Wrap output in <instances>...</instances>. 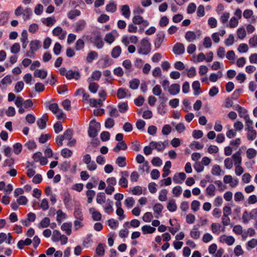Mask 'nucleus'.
<instances>
[{"instance_id":"1","label":"nucleus","mask_w":257,"mask_h":257,"mask_svg":"<svg viewBox=\"0 0 257 257\" xmlns=\"http://www.w3.org/2000/svg\"><path fill=\"white\" fill-rule=\"evenodd\" d=\"M151 51V44L147 38H143L140 42V45L138 49V52L140 54L147 55Z\"/></svg>"},{"instance_id":"2","label":"nucleus","mask_w":257,"mask_h":257,"mask_svg":"<svg viewBox=\"0 0 257 257\" xmlns=\"http://www.w3.org/2000/svg\"><path fill=\"white\" fill-rule=\"evenodd\" d=\"M100 130V123L96 122L95 119L91 120L89 123L88 134L89 137L94 138L98 135Z\"/></svg>"},{"instance_id":"3","label":"nucleus","mask_w":257,"mask_h":257,"mask_svg":"<svg viewBox=\"0 0 257 257\" xmlns=\"http://www.w3.org/2000/svg\"><path fill=\"white\" fill-rule=\"evenodd\" d=\"M132 21L135 25H142L144 27H146L149 25V22L147 20H144L143 17L140 15L135 16Z\"/></svg>"},{"instance_id":"4","label":"nucleus","mask_w":257,"mask_h":257,"mask_svg":"<svg viewBox=\"0 0 257 257\" xmlns=\"http://www.w3.org/2000/svg\"><path fill=\"white\" fill-rule=\"evenodd\" d=\"M92 39L94 45L98 49H101L103 47L104 43L99 33H95Z\"/></svg>"},{"instance_id":"5","label":"nucleus","mask_w":257,"mask_h":257,"mask_svg":"<svg viewBox=\"0 0 257 257\" xmlns=\"http://www.w3.org/2000/svg\"><path fill=\"white\" fill-rule=\"evenodd\" d=\"M156 38L155 41V47L156 49L160 47L162 43L163 42L165 34L163 32H159L156 36Z\"/></svg>"},{"instance_id":"6","label":"nucleus","mask_w":257,"mask_h":257,"mask_svg":"<svg viewBox=\"0 0 257 257\" xmlns=\"http://www.w3.org/2000/svg\"><path fill=\"white\" fill-rule=\"evenodd\" d=\"M173 51L176 55L182 54L185 52V47L182 43H177L173 47Z\"/></svg>"},{"instance_id":"7","label":"nucleus","mask_w":257,"mask_h":257,"mask_svg":"<svg viewBox=\"0 0 257 257\" xmlns=\"http://www.w3.org/2000/svg\"><path fill=\"white\" fill-rule=\"evenodd\" d=\"M48 120V117L47 114H44L42 117L39 118L37 121L38 126L40 129H44L46 127V123Z\"/></svg>"},{"instance_id":"8","label":"nucleus","mask_w":257,"mask_h":257,"mask_svg":"<svg viewBox=\"0 0 257 257\" xmlns=\"http://www.w3.org/2000/svg\"><path fill=\"white\" fill-rule=\"evenodd\" d=\"M180 86L179 84L174 83L170 86L168 89L169 93L172 95H175L179 93Z\"/></svg>"},{"instance_id":"9","label":"nucleus","mask_w":257,"mask_h":257,"mask_svg":"<svg viewBox=\"0 0 257 257\" xmlns=\"http://www.w3.org/2000/svg\"><path fill=\"white\" fill-rule=\"evenodd\" d=\"M80 78V74L78 71L69 70L67 71L66 78L67 79H74L78 80Z\"/></svg>"},{"instance_id":"10","label":"nucleus","mask_w":257,"mask_h":257,"mask_svg":"<svg viewBox=\"0 0 257 257\" xmlns=\"http://www.w3.org/2000/svg\"><path fill=\"white\" fill-rule=\"evenodd\" d=\"M200 227V224H196L194 225L193 229L190 232L191 237L194 239H197L200 237V233L198 230Z\"/></svg>"},{"instance_id":"11","label":"nucleus","mask_w":257,"mask_h":257,"mask_svg":"<svg viewBox=\"0 0 257 257\" xmlns=\"http://www.w3.org/2000/svg\"><path fill=\"white\" fill-rule=\"evenodd\" d=\"M113 201L110 199H108L106 200L105 205L103 206L104 211L106 213L110 214L113 212Z\"/></svg>"},{"instance_id":"12","label":"nucleus","mask_w":257,"mask_h":257,"mask_svg":"<svg viewBox=\"0 0 257 257\" xmlns=\"http://www.w3.org/2000/svg\"><path fill=\"white\" fill-rule=\"evenodd\" d=\"M53 34L54 36H57L60 39H63L66 34V32H63V30L60 27H57L53 30Z\"/></svg>"},{"instance_id":"13","label":"nucleus","mask_w":257,"mask_h":257,"mask_svg":"<svg viewBox=\"0 0 257 257\" xmlns=\"http://www.w3.org/2000/svg\"><path fill=\"white\" fill-rule=\"evenodd\" d=\"M220 241L225 242L228 245H231L235 241L234 237L232 236L223 235L220 237Z\"/></svg>"},{"instance_id":"14","label":"nucleus","mask_w":257,"mask_h":257,"mask_svg":"<svg viewBox=\"0 0 257 257\" xmlns=\"http://www.w3.org/2000/svg\"><path fill=\"white\" fill-rule=\"evenodd\" d=\"M86 22L84 20H80L75 24V31L78 33L83 30L86 26Z\"/></svg>"},{"instance_id":"15","label":"nucleus","mask_w":257,"mask_h":257,"mask_svg":"<svg viewBox=\"0 0 257 257\" xmlns=\"http://www.w3.org/2000/svg\"><path fill=\"white\" fill-rule=\"evenodd\" d=\"M186 178V175L184 172L176 174L173 177V181L176 183H182Z\"/></svg>"},{"instance_id":"16","label":"nucleus","mask_w":257,"mask_h":257,"mask_svg":"<svg viewBox=\"0 0 257 257\" xmlns=\"http://www.w3.org/2000/svg\"><path fill=\"white\" fill-rule=\"evenodd\" d=\"M171 167V163L170 161H168L165 163V165L163 167V173L162 174V177L163 178H166L167 177L169 174L171 173V171L170 170Z\"/></svg>"},{"instance_id":"17","label":"nucleus","mask_w":257,"mask_h":257,"mask_svg":"<svg viewBox=\"0 0 257 257\" xmlns=\"http://www.w3.org/2000/svg\"><path fill=\"white\" fill-rule=\"evenodd\" d=\"M34 75L36 77L45 79L47 76V71L42 69H36L34 71Z\"/></svg>"},{"instance_id":"18","label":"nucleus","mask_w":257,"mask_h":257,"mask_svg":"<svg viewBox=\"0 0 257 257\" xmlns=\"http://www.w3.org/2000/svg\"><path fill=\"white\" fill-rule=\"evenodd\" d=\"M121 14L126 19H129L131 15L130 7L127 5H124L121 8Z\"/></svg>"},{"instance_id":"19","label":"nucleus","mask_w":257,"mask_h":257,"mask_svg":"<svg viewBox=\"0 0 257 257\" xmlns=\"http://www.w3.org/2000/svg\"><path fill=\"white\" fill-rule=\"evenodd\" d=\"M127 147L124 141H121L118 143L115 147L113 149L114 152H118L120 150H125Z\"/></svg>"},{"instance_id":"20","label":"nucleus","mask_w":257,"mask_h":257,"mask_svg":"<svg viewBox=\"0 0 257 257\" xmlns=\"http://www.w3.org/2000/svg\"><path fill=\"white\" fill-rule=\"evenodd\" d=\"M61 229L65 231L67 235H70L72 232V223H64L61 227Z\"/></svg>"},{"instance_id":"21","label":"nucleus","mask_w":257,"mask_h":257,"mask_svg":"<svg viewBox=\"0 0 257 257\" xmlns=\"http://www.w3.org/2000/svg\"><path fill=\"white\" fill-rule=\"evenodd\" d=\"M192 88L195 95H198L201 93L200 84L198 81H195L192 83Z\"/></svg>"},{"instance_id":"22","label":"nucleus","mask_w":257,"mask_h":257,"mask_svg":"<svg viewBox=\"0 0 257 257\" xmlns=\"http://www.w3.org/2000/svg\"><path fill=\"white\" fill-rule=\"evenodd\" d=\"M41 46L40 42L37 40L32 41L30 44V50L34 52L36 51Z\"/></svg>"},{"instance_id":"23","label":"nucleus","mask_w":257,"mask_h":257,"mask_svg":"<svg viewBox=\"0 0 257 257\" xmlns=\"http://www.w3.org/2000/svg\"><path fill=\"white\" fill-rule=\"evenodd\" d=\"M46 106H49V108L51 110L54 114H56L59 111V106L57 103H54L49 104V102L45 103Z\"/></svg>"},{"instance_id":"24","label":"nucleus","mask_w":257,"mask_h":257,"mask_svg":"<svg viewBox=\"0 0 257 257\" xmlns=\"http://www.w3.org/2000/svg\"><path fill=\"white\" fill-rule=\"evenodd\" d=\"M118 110L120 113H125L128 109L127 102H120L118 104Z\"/></svg>"},{"instance_id":"25","label":"nucleus","mask_w":257,"mask_h":257,"mask_svg":"<svg viewBox=\"0 0 257 257\" xmlns=\"http://www.w3.org/2000/svg\"><path fill=\"white\" fill-rule=\"evenodd\" d=\"M167 208L170 212H174L176 210L177 205L174 199H172L169 201Z\"/></svg>"},{"instance_id":"26","label":"nucleus","mask_w":257,"mask_h":257,"mask_svg":"<svg viewBox=\"0 0 257 257\" xmlns=\"http://www.w3.org/2000/svg\"><path fill=\"white\" fill-rule=\"evenodd\" d=\"M163 206L161 203H157L153 207V210L155 213L157 214V215H155V217L158 218V215H160L162 211Z\"/></svg>"},{"instance_id":"27","label":"nucleus","mask_w":257,"mask_h":257,"mask_svg":"<svg viewBox=\"0 0 257 257\" xmlns=\"http://www.w3.org/2000/svg\"><path fill=\"white\" fill-rule=\"evenodd\" d=\"M121 52V49L120 46H117L114 47L111 51V56L113 58H118Z\"/></svg>"},{"instance_id":"28","label":"nucleus","mask_w":257,"mask_h":257,"mask_svg":"<svg viewBox=\"0 0 257 257\" xmlns=\"http://www.w3.org/2000/svg\"><path fill=\"white\" fill-rule=\"evenodd\" d=\"M142 230L143 234H146L153 233L156 230V228L150 225H145L142 227Z\"/></svg>"},{"instance_id":"29","label":"nucleus","mask_w":257,"mask_h":257,"mask_svg":"<svg viewBox=\"0 0 257 257\" xmlns=\"http://www.w3.org/2000/svg\"><path fill=\"white\" fill-rule=\"evenodd\" d=\"M240 152L239 151H237L232 155V158L234 161V165H240L241 163V157H240Z\"/></svg>"},{"instance_id":"30","label":"nucleus","mask_w":257,"mask_h":257,"mask_svg":"<svg viewBox=\"0 0 257 257\" xmlns=\"http://www.w3.org/2000/svg\"><path fill=\"white\" fill-rule=\"evenodd\" d=\"M81 14V12L78 10H71L69 12V13L67 14L68 18L69 19L73 20L75 17L80 16Z\"/></svg>"},{"instance_id":"31","label":"nucleus","mask_w":257,"mask_h":257,"mask_svg":"<svg viewBox=\"0 0 257 257\" xmlns=\"http://www.w3.org/2000/svg\"><path fill=\"white\" fill-rule=\"evenodd\" d=\"M50 220L48 217L44 218L38 224L39 228H46L50 225Z\"/></svg>"},{"instance_id":"32","label":"nucleus","mask_w":257,"mask_h":257,"mask_svg":"<svg viewBox=\"0 0 257 257\" xmlns=\"http://www.w3.org/2000/svg\"><path fill=\"white\" fill-rule=\"evenodd\" d=\"M185 39L189 42H192L196 38V35L194 32L188 31L186 32L185 36Z\"/></svg>"},{"instance_id":"33","label":"nucleus","mask_w":257,"mask_h":257,"mask_svg":"<svg viewBox=\"0 0 257 257\" xmlns=\"http://www.w3.org/2000/svg\"><path fill=\"white\" fill-rule=\"evenodd\" d=\"M221 225L219 223H213L211 224V229L213 233L218 235L220 232Z\"/></svg>"},{"instance_id":"34","label":"nucleus","mask_w":257,"mask_h":257,"mask_svg":"<svg viewBox=\"0 0 257 257\" xmlns=\"http://www.w3.org/2000/svg\"><path fill=\"white\" fill-rule=\"evenodd\" d=\"M97 57L98 53L96 52L91 51L88 53L86 57V61L89 63H91L94 59L97 58Z\"/></svg>"},{"instance_id":"35","label":"nucleus","mask_w":257,"mask_h":257,"mask_svg":"<svg viewBox=\"0 0 257 257\" xmlns=\"http://www.w3.org/2000/svg\"><path fill=\"white\" fill-rule=\"evenodd\" d=\"M56 22L54 18L49 17L42 20V23L48 27H51Z\"/></svg>"},{"instance_id":"36","label":"nucleus","mask_w":257,"mask_h":257,"mask_svg":"<svg viewBox=\"0 0 257 257\" xmlns=\"http://www.w3.org/2000/svg\"><path fill=\"white\" fill-rule=\"evenodd\" d=\"M102 60L103 61L102 68L108 67L113 63V60L108 55L105 56Z\"/></svg>"},{"instance_id":"37","label":"nucleus","mask_w":257,"mask_h":257,"mask_svg":"<svg viewBox=\"0 0 257 257\" xmlns=\"http://www.w3.org/2000/svg\"><path fill=\"white\" fill-rule=\"evenodd\" d=\"M101 76V72L100 71H95L92 73L91 78L89 77L88 78V81H90L91 79L98 81L99 80Z\"/></svg>"},{"instance_id":"38","label":"nucleus","mask_w":257,"mask_h":257,"mask_svg":"<svg viewBox=\"0 0 257 257\" xmlns=\"http://www.w3.org/2000/svg\"><path fill=\"white\" fill-rule=\"evenodd\" d=\"M74 215L75 217L80 221L83 220V215L80 209L79 208H75L74 211Z\"/></svg>"},{"instance_id":"39","label":"nucleus","mask_w":257,"mask_h":257,"mask_svg":"<svg viewBox=\"0 0 257 257\" xmlns=\"http://www.w3.org/2000/svg\"><path fill=\"white\" fill-rule=\"evenodd\" d=\"M90 105L93 107H100L102 105V100L99 99L97 100L94 98H91L89 100Z\"/></svg>"},{"instance_id":"40","label":"nucleus","mask_w":257,"mask_h":257,"mask_svg":"<svg viewBox=\"0 0 257 257\" xmlns=\"http://www.w3.org/2000/svg\"><path fill=\"white\" fill-rule=\"evenodd\" d=\"M257 154L256 151L252 148H249L246 151V156L249 159L254 158Z\"/></svg>"},{"instance_id":"41","label":"nucleus","mask_w":257,"mask_h":257,"mask_svg":"<svg viewBox=\"0 0 257 257\" xmlns=\"http://www.w3.org/2000/svg\"><path fill=\"white\" fill-rule=\"evenodd\" d=\"M247 138L249 141H253L256 137V132L253 129L247 131Z\"/></svg>"},{"instance_id":"42","label":"nucleus","mask_w":257,"mask_h":257,"mask_svg":"<svg viewBox=\"0 0 257 257\" xmlns=\"http://www.w3.org/2000/svg\"><path fill=\"white\" fill-rule=\"evenodd\" d=\"M116 163L120 167H125L126 165V159L124 157H118L116 160Z\"/></svg>"},{"instance_id":"43","label":"nucleus","mask_w":257,"mask_h":257,"mask_svg":"<svg viewBox=\"0 0 257 257\" xmlns=\"http://www.w3.org/2000/svg\"><path fill=\"white\" fill-rule=\"evenodd\" d=\"M140 84V80L138 79H134L130 82V87L134 90L137 89Z\"/></svg>"},{"instance_id":"44","label":"nucleus","mask_w":257,"mask_h":257,"mask_svg":"<svg viewBox=\"0 0 257 257\" xmlns=\"http://www.w3.org/2000/svg\"><path fill=\"white\" fill-rule=\"evenodd\" d=\"M105 194L103 192H99L97 195L96 202L97 203L101 204L105 202Z\"/></svg>"},{"instance_id":"45","label":"nucleus","mask_w":257,"mask_h":257,"mask_svg":"<svg viewBox=\"0 0 257 257\" xmlns=\"http://www.w3.org/2000/svg\"><path fill=\"white\" fill-rule=\"evenodd\" d=\"M216 190L215 186L213 184L209 185L206 188V194L209 196H213L215 194L214 192Z\"/></svg>"},{"instance_id":"46","label":"nucleus","mask_w":257,"mask_h":257,"mask_svg":"<svg viewBox=\"0 0 257 257\" xmlns=\"http://www.w3.org/2000/svg\"><path fill=\"white\" fill-rule=\"evenodd\" d=\"M61 236L60 232L58 230H54L52 236V240L54 242H57L60 240Z\"/></svg>"},{"instance_id":"47","label":"nucleus","mask_w":257,"mask_h":257,"mask_svg":"<svg viewBox=\"0 0 257 257\" xmlns=\"http://www.w3.org/2000/svg\"><path fill=\"white\" fill-rule=\"evenodd\" d=\"M73 135V131L71 129H67L65 131L63 135H62L64 139L70 140L72 139Z\"/></svg>"},{"instance_id":"48","label":"nucleus","mask_w":257,"mask_h":257,"mask_svg":"<svg viewBox=\"0 0 257 257\" xmlns=\"http://www.w3.org/2000/svg\"><path fill=\"white\" fill-rule=\"evenodd\" d=\"M98 87L99 85L96 83L91 82L89 84L88 89L91 92L95 93L97 91Z\"/></svg>"},{"instance_id":"49","label":"nucleus","mask_w":257,"mask_h":257,"mask_svg":"<svg viewBox=\"0 0 257 257\" xmlns=\"http://www.w3.org/2000/svg\"><path fill=\"white\" fill-rule=\"evenodd\" d=\"M116 10V5L114 3H110L106 6V11L108 12L113 13Z\"/></svg>"},{"instance_id":"50","label":"nucleus","mask_w":257,"mask_h":257,"mask_svg":"<svg viewBox=\"0 0 257 257\" xmlns=\"http://www.w3.org/2000/svg\"><path fill=\"white\" fill-rule=\"evenodd\" d=\"M95 195V192L93 190H89L86 192V196L87 197V202L90 203L92 202L93 198Z\"/></svg>"},{"instance_id":"51","label":"nucleus","mask_w":257,"mask_h":257,"mask_svg":"<svg viewBox=\"0 0 257 257\" xmlns=\"http://www.w3.org/2000/svg\"><path fill=\"white\" fill-rule=\"evenodd\" d=\"M14 153L16 155L20 154L22 150V145L21 143H17L13 146Z\"/></svg>"},{"instance_id":"52","label":"nucleus","mask_w":257,"mask_h":257,"mask_svg":"<svg viewBox=\"0 0 257 257\" xmlns=\"http://www.w3.org/2000/svg\"><path fill=\"white\" fill-rule=\"evenodd\" d=\"M126 95V90L124 88H120L117 90V97L118 99L124 98Z\"/></svg>"},{"instance_id":"53","label":"nucleus","mask_w":257,"mask_h":257,"mask_svg":"<svg viewBox=\"0 0 257 257\" xmlns=\"http://www.w3.org/2000/svg\"><path fill=\"white\" fill-rule=\"evenodd\" d=\"M167 190L166 189H162L159 194V199L161 201H165L167 200Z\"/></svg>"},{"instance_id":"54","label":"nucleus","mask_w":257,"mask_h":257,"mask_svg":"<svg viewBox=\"0 0 257 257\" xmlns=\"http://www.w3.org/2000/svg\"><path fill=\"white\" fill-rule=\"evenodd\" d=\"M25 146L29 150H32L37 147L36 144L34 140H31L25 144Z\"/></svg>"},{"instance_id":"55","label":"nucleus","mask_w":257,"mask_h":257,"mask_svg":"<svg viewBox=\"0 0 257 257\" xmlns=\"http://www.w3.org/2000/svg\"><path fill=\"white\" fill-rule=\"evenodd\" d=\"M61 154L64 158H69L72 155V152L68 149L65 148L61 151Z\"/></svg>"},{"instance_id":"56","label":"nucleus","mask_w":257,"mask_h":257,"mask_svg":"<svg viewBox=\"0 0 257 257\" xmlns=\"http://www.w3.org/2000/svg\"><path fill=\"white\" fill-rule=\"evenodd\" d=\"M182 191V188L180 186H177L175 187L172 190V193L175 197H179Z\"/></svg>"},{"instance_id":"57","label":"nucleus","mask_w":257,"mask_h":257,"mask_svg":"<svg viewBox=\"0 0 257 257\" xmlns=\"http://www.w3.org/2000/svg\"><path fill=\"white\" fill-rule=\"evenodd\" d=\"M51 138V135L49 134H42L39 139V143L44 144Z\"/></svg>"},{"instance_id":"58","label":"nucleus","mask_w":257,"mask_h":257,"mask_svg":"<svg viewBox=\"0 0 257 257\" xmlns=\"http://www.w3.org/2000/svg\"><path fill=\"white\" fill-rule=\"evenodd\" d=\"M221 171V169L219 165H215L213 166L211 173L216 176H219L220 175V173Z\"/></svg>"},{"instance_id":"59","label":"nucleus","mask_w":257,"mask_h":257,"mask_svg":"<svg viewBox=\"0 0 257 257\" xmlns=\"http://www.w3.org/2000/svg\"><path fill=\"white\" fill-rule=\"evenodd\" d=\"M96 252L99 256L103 255L104 254V249L102 244L99 243L96 248Z\"/></svg>"},{"instance_id":"60","label":"nucleus","mask_w":257,"mask_h":257,"mask_svg":"<svg viewBox=\"0 0 257 257\" xmlns=\"http://www.w3.org/2000/svg\"><path fill=\"white\" fill-rule=\"evenodd\" d=\"M114 125V121L111 118H107L105 122L104 125L107 128H112Z\"/></svg>"},{"instance_id":"61","label":"nucleus","mask_w":257,"mask_h":257,"mask_svg":"<svg viewBox=\"0 0 257 257\" xmlns=\"http://www.w3.org/2000/svg\"><path fill=\"white\" fill-rule=\"evenodd\" d=\"M151 163L154 166L159 167L162 164V161L161 159L158 157H154L151 161Z\"/></svg>"},{"instance_id":"62","label":"nucleus","mask_w":257,"mask_h":257,"mask_svg":"<svg viewBox=\"0 0 257 257\" xmlns=\"http://www.w3.org/2000/svg\"><path fill=\"white\" fill-rule=\"evenodd\" d=\"M100 139L103 142L108 141L110 139V134L106 131L102 132L100 134Z\"/></svg>"},{"instance_id":"63","label":"nucleus","mask_w":257,"mask_h":257,"mask_svg":"<svg viewBox=\"0 0 257 257\" xmlns=\"http://www.w3.org/2000/svg\"><path fill=\"white\" fill-rule=\"evenodd\" d=\"M104 41L109 44H111L114 41V37L112 33H109L105 35Z\"/></svg>"},{"instance_id":"64","label":"nucleus","mask_w":257,"mask_h":257,"mask_svg":"<svg viewBox=\"0 0 257 257\" xmlns=\"http://www.w3.org/2000/svg\"><path fill=\"white\" fill-rule=\"evenodd\" d=\"M20 50V45L18 43H15L11 48V51L12 53L17 54Z\"/></svg>"}]
</instances>
